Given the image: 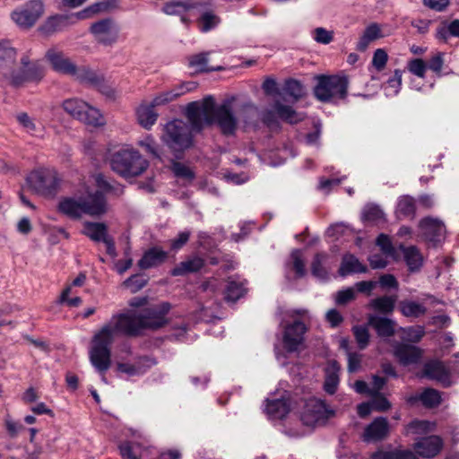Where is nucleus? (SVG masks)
I'll list each match as a JSON object with an SVG mask.
<instances>
[{
	"label": "nucleus",
	"mask_w": 459,
	"mask_h": 459,
	"mask_svg": "<svg viewBox=\"0 0 459 459\" xmlns=\"http://www.w3.org/2000/svg\"><path fill=\"white\" fill-rule=\"evenodd\" d=\"M394 354L402 365L408 366L420 361L422 351L412 345L399 344L394 348Z\"/></svg>",
	"instance_id": "20"
},
{
	"label": "nucleus",
	"mask_w": 459,
	"mask_h": 459,
	"mask_svg": "<svg viewBox=\"0 0 459 459\" xmlns=\"http://www.w3.org/2000/svg\"><path fill=\"white\" fill-rule=\"evenodd\" d=\"M363 219L371 222H379L384 219L383 211L374 204L367 205L363 210Z\"/></svg>",
	"instance_id": "54"
},
{
	"label": "nucleus",
	"mask_w": 459,
	"mask_h": 459,
	"mask_svg": "<svg viewBox=\"0 0 459 459\" xmlns=\"http://www.w3.org/2000/svg\"><path fill=\"white\" fill-rule=\"evenodd\" d=\"M284 91L294 100H298L303 95V87L301 83L296 80H289L284 86Z\"/></svg>",
	"instance_id": "56"
},
{
	"label": "nucleus",
	"mask_w": 459,
	"mask_h": 459,
	"mask_svg": "<svg viewBox=\"0 0 459 459\" xmlns=\"http://www.w3.org/2000/svg\"><path fill=\"white\" fill-rule=\"evenodd\" d=\"M136 120L144 129L150 130L158 119V113L149 102H143L135 110Z\"/></svg>",
	"instance_id": "22"
},
{
	"label": "nucleus",
	"mask_w": 459,
	"mask_h": 459,
	"mask_svg": "<svg viewBox=\"0 0 459 459\" xmlns=\"http://www.w3.org/2000/svg\"><path fill=\"white\" fill-rule=\"evenodd\" d=\"M283 327L282 342L284 349L289 352L299 351L304 341L307 326L304 322L297 317L285 320L281 323Z\"/></svg>",
	"instance_id": "9"
},
{
	"label": "nucleus",
	"mask_w": 459,
	"mask_h": 459,
	"mask_svg": "<svg viewBox=\"0 0 459 459\" xmlns=\"http://www.w3.org/2000/svg\"><path fill=\"white\" fill-rule=\"evenodd\" d=\"M387 59L388 56L386 52L382 48H378L374 53L372 58V65L377 71H381L385 68Z\"/></svg>",
	"instance_id": "64"
},
{
	"label": "nucleus",
	"mask_w": 459,
	"mask_h": 459,
	"mask_svg": "<svg viewBox=\"0 0 459 459\" xmlns=\"http://www.w3.org/2000/svg\"><path fill=\"white\" fill-rule=\"evenodd\" d=\"M45 58L52 69L58 74L70 75L81 81H91L93 79V74L83 68L77 67L62 50L56 48L48 49Z\"/></svg>",
	"instance_id": "8"
},
{
	"label": "nucleus",
	"mask_w": 459,
	"mask_h": 459,
	"mask_svg": "<svg viewBox=\"0 0 459 459\" xmlns=\"http://www.w3.org/2000/svg\"><path fill=\"white\" fill-rule=\"evenodd\" d=\"M128 305L132 308H143L148 313L147 316H165L171 308L169 302L154 303L147 297H134L128 301ZM130 312L134 311L132 309Z\"/></svg>",
	"instance_id": "15"
},
{
	"label": "nucleus",
	"mask_w": 459,
	"mask_h": 459,
	"mask_svg": "<svg viewBox=\"0 0 459 459\" xmlns=\"http://www.w3.org/2000/svg\"><path fill=\"white\" fill-rule=\"evenodd\" d=\"M161 141L174 152H182L192 145V134L183 120L169 122L163 129Z\"/></svg>",
	"instance_id": "7"
},
{
	"label": "nucleus",
	"mask_w": 459,
	"mask_h": 459,
	"mask_svg": "<svg viewBox=\"0 0 459 459\" xmlns=\"http://www.w3.org/2000/svg\"><path fill=\"white\" fill-rule=\"evenodd\" d=\"M154 364V359L149 357H139L133 363L134 368L140 371L139 376L145 374Z\"/></svg>",
	"instance_id": "62"
},
{
	"label": "nucleus",
	"mask_w": 459,
	"mask_h": 459,
	"mask_svg": "<svg viewBox=\"0 0 459 459\" xmlns=\"http://www.w3.org/2000/svg\"><path fill=\"white\" fill-rule=\"evenodd\" d=\"M16 119L19 124L24 128V130L31 135H36L40 133V128L36 125L34 120L27 113H19L16 116Z\"/></svg>",
	"instance_id": "50"
},
{
	"label": "nucleus",
	"mask_w": 459,
	"mask_h": 459,
	"mask_svg": "<svg viewBox=\"0 0 459 459\" xmlns=\"http://www.w3.org/2000/svg\"><path fill=\"white\" fill-rule=\"evenodd\" d=\"M84 109L80 119L81 122L94 127L102 126L106 124V120L99 109L90 106L88 103H86V108Z\"/></svg>",
	"instance_id": "37"
},
{
	"label": "nucleus",
	"mask_w": 459,
	"mask_h": 459,
	"mask_svg": "<svg viewBox=\"0 0 459 459\" xmlns=\"http://www.w3.org/2000/svg\"><path fill=\"white\" fill-rule=\"evenodd\" d=\"M83 234L93 241H103L108 235V228L100 222H85L83 225Z\"/></svg>",
	"instance_id": "35"
},
{
	"label": "nucleus",
	"mask_w": 459,
	"mask_h": 459,
	"mask_svg": "<svg viewBox=\"0 0 459 459\" xmlns=\"http://www.w3.org/2000/svg\"><path fill=\"white\" fill-rule=\"evenodd\" d=\"M168 323L166 317H117L101 328L93 338L90 350V360L100 373L111 365L109 346L121 335H137L145 329L155 330Z\"/></svg>",
	"instance_id": "1"
},
{
	"label": "nucleus",
	"mask_w": 459,
	"mask_h": 459,
	"mask_svg": "<svg viewBox=\"0 0 459 459\" xmlns=\"http://www.w3.org/2000/svg\"><path fill=\"white\" fill-rule=\"evenodd\" d=\"M372 459H418L410 450L394 449L391 451L380 450L372 455Z\"/></svg>",
	"instance_id": "41"
},
{
	"label": "nucleus",
	"mask_w": 459,
	"mask_h": 459,
	"mask_svg": "<svg viewBox=\"0 0 459 459\" xmlns=\"http://www.w3.org/2000/svg\"><path fill=\"white\" fill-rule=\"evenodd\" d=\"M440 304L432 297H427L421 300L405 299L400 302V311L403 316H419L424 314L439 313L436 306Z\"/></svg>",
	"instance_id": "13"
},
{
	"label": "nucleus",
	"mask_w": 459,
	"mask_h": 459,
	"mask_svg": "<svg viewBox=\"0 0 459 459\" xmlns=\"http://www.w3.org/2000/svg\"><path fill=\"white\" fill-rule=\"evenodd\" d=\"M340 366L335 360H329L325 368V380L324 388L326 393L333 394L337 390L339 384Z\"/></svg>",
	"instance_id": "24"
},
{
	"label": "nucleus",
	"mask_w": 459,
	"mask_h": 459,
	"mask_svg": "<svg viewBox=\"0 0 459 459\" xmlns=\"http://www.w3.org/2000/svg\"><path fill=\"white\" fill-rule=\"evenodd\" d=\"M273 108L281 119L290 124H296L304 119V115L302 113H298L290 106L284 105L279 100L274 102Z\"/></svg>",
	"instance_id": "26"
},
{
	"label": "nucleus",
	"mask_w": 459,
	"mask_h": 459,
	"mask_svg": "<svg viewBox=\"0 0 459 459\" xmlns=\"http://www.w3.org/2000/svg\"><path fill=\"white\" fill-rule=\"evenodd\" d=\"M171 170L175 177L184 181V183H190L194 180L195 175L191 168L182 162L173 161L171 164Z\"/></svg>",
	"instance_id": "46"
},
{
	"label": "nucleus",
	"mask_w": 459,
	"mask_h": 459,
	"mask_svg": "<svg viewBox=\"0 0 459 459\" xmlns=\"http://www.w3.org/2000/svg\"><path fill=\"white\" fill-rule=\"evenodd\" d=\"M425 376L440 382L443 385H450L449 373L446 366L440 361H431L424 367Z\"/></svg>",
	"instance_id": "23"
},
{
	"label": "nucleus",
	"mask_w": 459,
	"mask_h": 459,
	"mask_svg": "<svg viewBox=\"0 0 459 459\" xmlns=\"http://www.w3.org/2000/svg\"><path fill=\"white\" fill-rule=\"evenodd\" d=\"M312 37L317 43L327 45L333 40V31L317 27L312 31Z\"/></svg>",
	"instance_id": "55"
},
{
	"label": "nucleus",
	"mask_w": 459,
	"mask_h": 459,
	"mask_svg": "<svg viewBox=\"0 0 459 459\" xmlns=\"http://www.w3.org/2000/svg\"><path fill=\"white\" fill-rule=\"evenodd\" d=\"M397 333H400V337L410 342H419L424 335V330L420 326H411L408 328H400Z\"/></svg>",
	"instance_id": "49"
},
{
	"label": "nucleus",
	"mask_w": 459,
	"mask_h": 459,
	"mask_svg": "<svg viewBox=\"0 0 459 459\" xmlns=\"http://www.w3.org/2000/svg\"><path fill=\"white\" fill-rule=\"evenodd\" d=\"M220 23V18L212 12H205L199 18V27L204 32L209 31Z\"/></svg>",
	"instance_id": "51"
},
{
	"label": "nucleus",
	"mask_w": 459,
	"mask_h": 459,
	"mask_svg": "<svg viewBox=\"0 0 459 459\" xmlns=\"http://www.w3.org/2000/svg\"><path fill=\"white\" fill-rule=\"evenodd\" d=\"M353 333L359 349L363 350L368 344V332L365 326H354Z\"/></svg>",
	"instance_id": "61"
},
{
	"label": "nucleus",
	"mask_w": 459,
	"mask_h": 459,
	"mask_svg": "<svg viewBox=\"0 0 459 459\" xmlns=\"http://www.w3.org/2000/svg\"><path fill=\"white\" fill-rule=\"evenodd\" d=\"M166 257V252L158 248H152L144 254V255L139 261L138 265L142 269H148L160 264L165 261Z\"/></svg>",
	"instance_id": "31"
},
{
	"label": "nucleus",
	"mask_w": 459,
	"mask_h": 459,
	"mask_svg": "<svg viewBox=\"0 0 459 459\" xmlns=\"http://www.w3.org/2000/svg\"><path fill=\"white\" fill-rule=\"evenodd\" d=\"M414 399L420 401L422 404L428 408L437 407L441 403V396L439 392L432 388L424 390L418 397H415Z\"/></svg>",
	"instance_id": "45"
},
{
	"label": "nucleus",
	"mask_w": 459,
	"mask_h": 459,
	"mask_svg": "<svg viewBox=\"0 0 459 459\" xmlns=\"http://www.w3.org/2000/svg\"><path fill=\"white\" fill-rule=\"evenodd\" d=\"M400 249L403 254L404 260L409 267V270L411 272L419 270L422 265L423 261L422 255L419 249L413 246L405 247L403 245L400 246Z\"/></svg>",
	"instance_id": "34"
},
{
	"label": "nucleus",
	"mask_w": 459,
	"mask_h": 459,
	"mask_svg": "<svg viewBox=\"0 0 459 459\" xmlns=\"http://www.w3.org/2000/svg\"><path fill=\"white\" fill-rule=\"evenodd\" d=\"M325 259L326 255L317 254L315 255L311 265L313 275L318 278L319 280H325L327 278V272L323 267V263Z\"/></svg>",
	"instance_id": "52"
},
{
	"label": "nucleus",
	"mask_w": 459,
	"mask_h": 459,
	"mask_svg": "<svg viewBox=\"0 0 459 459\" xmlns=\"http://www.w3.org/2000/svg\"><path fill=\"white\" fill-rule=\"evenodd\" d=\"M383 37L384 34L382 33L380 26L377 23H371L365 29L359 38L357 43V49L359 51H365L372 41Z\"/></svg>",
	"instance_id": "25"
},
{
	"label": "nucleus",
	"mask_w": 459,
	"mask_h": 459,
	"mask_svg": "<svg viewBox=\"0 0 459 459\" xmlns=\"http://www.w3.org/2000/svg\"><path fill=\"white\" fill-rule=\"evenodd\" d=\"M16 51L9 41L0 42V74H5V71L14 64Z\"/></svg>",
	"instance_id": "27"
},
{
	"label": "nucleus",
	"mask_w": 459,
	"mask_h": 459,
	"mask_svg": "<svg viewBox=\"0 0 459 459\" xmlns=\"http://www.w3.org/2000/svg\"><path fill=\"white\" fill-rule=\"evenodd\" d=\"M348 80L338 75H320L314 89L316 98L322 102L336 103L348 93Z\"/></svg>",
	"instance_id": "5"
},
{
	"label": "nucleus",
	"mask_w": 459,
	"mask_h": 459,
	"mask_svg": "<svg viewBox=\"0 0 459 459\" xmlns=\"http://www.w3.org/2000/svg\"><path fill=\"white\" fill-rule=\"evenodd\" d=\"M44 13L43 4L39 0H32L22 8L12 13L13 21L21 28L32 27Z\"/></svg>",
	"instance_id": "11"
},
{
	"label": "nucleus",
	"mask_w": 459,
	"mask_h": 459,
	"mask_svg": "<svg viewBox=\"0 0 459 459\" xmlns=\"http://www.w3.org/2000/svg\"><path fill=\"white\" fill-rule=\"evenodd\" d=\"M433 424L427 420H414L407 426V433L423 434L431 430Z\"/></svg>",
	"instance_id": "57"
},
{
	"label": "nucleus",
	"mask_w": 459,
	"mask_h": 459,
	"mask_svg": "<svg viewBox=\"0 0 459 459\" xmlns=\"http://www.w3.org/2000/svg\"><path fill=\"white\" fill-rule=\"evenodd\" d=\"M389 429L387 419L378 417L366 427L362 438L366 442H377L383 440L388 436Z\"/></svg>",
	"instance_id": "17"
},
{
	"label": "nucleus",
	"mask_w": 459,
	"mask_h": 459,
	"mask_svg": "<svg viewBox=\"0 0 459 459\" xmlns=\"http://www.w3.org/2000/svg\"><path fill=\"white\" fill-rule=\"evenodd\" d=\"M356 298V290L353 287L339 290L335 294V302L338 305L344 306L349 302L354 300Z\"/></svg>",
	"instance_id": "58"
},
{
	"label": "nucleus",
	"mask_w": 459,
	"mask_h": 459,
	"mask_svg": "<svg viewBox=\"0 0 459 459\" xmlns=\"http://www.w3.org/2000/svg\"><path fill=\"white\" fill-rule=\"evenodd\" d=\"M30 187L38 195L53 198L58 193L61 178L54 169L42 168L32 171L28 178Z\"/></svg>",
	"instance_id": "6"
},
{
	"label": "nucleus",
	"mask_w": 459,
	"mask_h": 459,
	"mask_svg": "<svg viewBox=\"0 0 459 459\" xmlns=\"http://www.w3.org/2000/svg\"><path fill=\"white\" fill-rule=\"evenodd\" d=\"M22 74L21 76H13V84L18 86L26 81H39L44 75L43 68L36 64L24 68Z\"/></svg>",
	"instance_id": "33"
},
{
	"label": "nucleus",
	"mask_w": 459,
	"mask_h": 459,
	"mask_svg": "<svg viewBox=\"0 0 459 459\" xmlns=\"http://www.w3.org/2000/svg\"><path fill=\"white\" fill-rule=\"evenodd\" d=\"M246 281H238L230 278L225 288V299L228 301L235 302L247 292Z\"/></svg>",
	"instance_id": "28"
},
{
	"label": "nucleus",
	"mask_w": 459,
	"mask_h": 459,
	"mask_svg": "<svg viewBox=\"0 0 459 459\" xmlns=\"http://www.w3.org/2000/svg\"><path fill=\"white\" fill-rule=\"evenodd\" d=\"M397 297L395 295L382 296L372 299L369 307L379 313L390 314L394 311Z\"/></svg>",
	"instance_id": "36"
},
{
	"label": "nucleus",
	"mask_w": 459,
	"mask_h": 459,
	"mask_svg": "<svg viewBox=\"0 0 459 459\" xmlns=\"http://www.w3.org/2000/svg\"><path fill=\"white\" fill-rule=\"evenodd\" d=\"M119 450L123 459H147L154 447L138 442H126L119 446Z\"/></svg>",
	"instance_id": "19"
},
{
	"label": "nucleus",
	"mask_w": 459,
	"mask_h": 459,
	"mask_svg": "<svg viewBox=\"0 0 459 459\" xmlns=\"http://www.w3.org/2000/svg\"><path fill=\"white\" fill-rule=\"evenodd\" d=\"M377 244L386 257H391L394 260L398 259V251L393 246L387 235L380 234L377 238Z\"/></svg>",
	"instance_id": "48"
},
{
	"label": "nucleus",
	"mask_w": 459,
	"mask_h": 459,
	"mask_svg": "<svg viewBox=\"0 0 459 459\" xmlns=\"http://www.w3.org/2000/svg\"><path fill=\"white\" fill-rule=\"evenodd\" d=\"M333 414V411L322 400L312 397L306 401L301 420L307 426L316 427L325 424Z\"/></svg>",
	"instance_id": "10"
},
{
	"label": "nucleus",
	"mask_w": 459,
	"mask_h": 459,
	"mask_svg": "<svg viewBox=\"0 0 459 459\" xmlns=\"http://www.w3.org/2000/svg\"><path fill=\"white\" fill-rule=\"evenodd\" d=\"M76 21L75 13L56 14L48 18L39 27V30L46 36H50L56 32L63 30L65 28L74 23Z\"/></svg>",
	"instance_id": "16"
},
{
	"label": "nucleus",
	"mask_w": 459,
	"mask_h": 459,
	"mask_svg": "<svg viewBox=\"0 0 459 459\" xmlns=\"http://www.w3.org/2000/svg\"><path fill=\"white\" fill-rule=\"evenodd\" d=\"M233 102L234 99H227L222 103L216 105L213 97L208 96L201 101L189 103L186 113L192 129L200 131L204 126L215 123L223 134H234L238 118Z\"/></svg>",
	"instance_id": "2"
},
{
	"label": "nucleus",
	"mask_w": 459,
	"mask_h": 459,
	"mask_svg": "<svg viewBox=\"0 0 459 459\" xmlns=\"http://www.w3.org/2000/svg\"><path fill=\"white\" fill-rule=\"evenodd\" d=\"M291 259L293 263V269L295 270L299 277H302L305 274V264L302 259V254L299 250H294L291 253Z\"/></svg>",
	"instance_id": "63"
},
{
	"label": "nucleus",
	"mask_w": 459,
	"mask_h": 459,
	"mask_svg": "<svg viewBox=\"0 0 459 459\" xmlns=\"http://www.w3.org/2000/svg\"><path fill=\"white\" fill-rule=\"evenodd\" d=\"M98 187L94 193L86 190V195L78 197H65L60 200L58 210L66 216L78 219L82 214L99 216L107 212V204L103 193H114L116 195L123 194L120 185H112L105 176L98 174L94 177Z\"/></svg>",
	"instance_id": "3"
},
{
	"label": "nucleus",
	"mask_w": 459,
	"mask_h": 459,
	"mask_svg": "<svg viewBox=\"0 0 459 459\" xmlns=\"http://www.w3.org/2000/svg\"><path fill=\"white\" fill-rule=\"evenodd\" d=\"M137 144L142 147L148 154L160 158L158 152V145L155 139L151 134L145 135L143 138L137 142Z\"/></svg>",
	"instance_id": "53"
},
{
	"label": "nucleus",
	"mask_w": 459,
	"mask_h": 459,
	"mask_svg": "<svg viewBox=\"0 0 459 459\" xmlns=\"http://www.w3.org/2000/svg\"><path fill=\"white\" fill-rule=\"evenodd\" d=\"M196 84L195 82H186L179 84L169 91H163L164 98L169 103L185 93L195 89Z\"/></svg>",
	"instance_id": "47"
},
{
	"label": "nucleus",
	"mask_w": 459,
	"mask_h": 459,
	"mask_svg": "<svg viewBox=\"0 0 459 459\" xmlns=\"http://www.w3.org/2000/svg\"><path fill=\"white\" fill-rule=\"evenodd\" d=\"M208 55L209 53H200L190 56L188 57L189 67L199 73L222 70L223 68L220 65L212 66L208 65Z\"/></svg>",
	"instance_id": "29"
},
{
	"label": "nucleus",
	"mask_w": 459,
	"mask_h": 459,
	"mask_svg": "<svg viewBox=\"0 0 459 459\" xmlns=\"http://www.w3.org/2000/svg\"><path fill=\"white\" fill-rule=\"evenodd\" d=\"M369 325H372L377 334L381 337H389L393 335L396 330L393 320L388 317H369Z\"/></svg>",
	"instance_id": "32"
},
{
	"label": "nucleus",
	"mask_w": 459,
	"mask_h": 459,
	"mask_svg": "<svg viewBox=\"0 0 459 459\" xmlns=\"http://www.w3.org/2000/svg\"><path fill=\"white\" fill-rule=\"evenodd\" d=\"M196 3L189 1H174L164 4L163 12L169 15L182 14L187 10L197 7Z\"/></svg>",
	"instance_id": "43"
},
{
	"label": "nucleus",
	"mask_w": 459,
	"mask_h": 459,
	"mask_svg": "<svg viewBox=\"0 0 459 459\" xmlns=\"http://www.w3.org/2000/svg\"><path fill=\"white\" fill-rule=\"evenodd\" d=\"M63 108L67 114L80 121L84 108H86V102L77 99H70L64 101Z\"/></svg>",
	"instance_id": "44"
},
{
	"label": "nucleus",
	"mask_w": 459,
	"mask_h": 459,
	"mask_svg": "<svg viewBox=\"0 0 459 459\" xmlns=\"http://www.w3.org/2000/svg\"><path fill=\"white\" fill-rule=\"evenodd\" d=\"M110 166L113 171L125 178L142 175L149 167V161L135 149H121L112 154Z\"/></svg>",
	"instance_id": "4"
},
{
	"label": "nucleus",
	"mask_w": 459,
	"mask_h": 459,
	"mask_svg": "<svg viewBox=\"0 0 459 459\" xmlns=\"http://www.w3.org/2000/svg\"><path fill=\"white\" fill-rule=\"evenodd\" d=\"M443 448V440L438 436H429L420 438L414 444L417 454L424 458H433Z\"/></svg>",
	"instance_id": "18"
},
{
	"label": "nucleus",
	"mask_w": 459,
	"mask_h": 459,
	"mask_svg": "<svg viewBox=\"0 0 459 459\" xmlns=\"http://www.w3.org/2000/svg\"><path fill=\"white\" fill-rule=\"evenodd\" d=\"M236 110L238 122L245 125H254L259 117L258 108L252 104H244Z\"/></svg>",
	"instance_id": "40"
},
{
	"label": "nucleus",
	"mask_w": 459,
	"mask_h": 459,
	"mask_svg": "<svg viewBox=\"0 0 459 459\" xmlns=\"http://www.w3.org/2000/svg\"><path fill=\"white\" fill-rule=\"evenodd\" d=\"M420 229L422 238L434 246L440 243L445 237V226L437 219L427 217L420 221Z\"/></svg>",
	"instance_id": "14"
},
{
	"label": "nucleus",
	"mask_w": 459,
	"mask_h": 459,
	"mask_svg": "<svg viewBox=\"0 0 459 459\" xmlns=\"http://www.w3.org/2000/svg\"><path fill=\"white\" fill-rule=\"evenodd\" d=\"M367 268L361 264L358 258L353 255L346 254L342 257V264L339 269V273L345 276L350 273H365Z\"/></svg>",
	"instance_id": "30"
},
{
	"label": "nucleus",
	"mask_w": 459,
	"mask_h": 459,
	"mask_svg": "<svg viewBox=\"0 0 459 459\" xmlns=\"http://www.w3.org/2000/svg\"><path fill=\"white\" fill-rule=\"evenodd\" d=\"M204 265V261L200 257H193L186 261L181 262L172 270V275L178 276L189 273L199 271Z\"/></svg>",
	"instance_id": "39"
},
{
	"label": "nucleus",
	"mask_w": 459,
	"mask_h": 459,
	"mask_svg": "<svg viewBox=\"0 0 459 459\" xmlns=\"http://www.w3.org/2000/svg\"><path fill=\"white\" fill-rule=\"evenodd\" d=\"M415 210V201L411 196L403 195L399 198L396 206V214L398 218L413 216Z\"/></svg>",
	"instance_id": "42"
},
{
	"label": "nucleus",
	"mask_w": 459,
	"mask_h": 459,
	"mask_svg": "<svg viewBox=\"0 0 459 459\" xmlns=\"http://www.w3.org/2000/svg\"><path fill=\"white\" fill-rule=\"evenodd\" d=\"M290 410V403L288 398L281 396L277 399H267L264 411L271 419H282Z\"/></svg>",
	"instance_id": "21"
},
{
	"label": "nucleus",
	"mask_w": 459,
	"mask_h": 459,
	"mask_svg": "<svg viewBox=\"0 0 459 459\" xmlns=\"http://www.w3.org/2000/svg\"><path fill=\"white\" fill-rule=\"evenodd\" d=\"M90 31L96 41L105 46L116 43L119 35L117 24L110 18L102 19L92 23Z\"/></svg>",
	"instance_id": "12"
},
{
	"label": "nucleus",
	"mask_w": 459,
	"mask_h": 459,
	"mask_svg": "<svg viewBox=\"0 0 459 459\" xmlns=\"http://www.w3.org/2000/svg\"><path fill=\"white\" fill-rule=\"evenodd\" d=\"M111 7L109 0L97 2L87 8L75 13L77 20H84L93 17L96 14L108 12Z\"/></svg>",
	"instance_id": "38"
},
{
	"label": "nucleus",
	"mask_w": 459,
	"mask_h": 459,
	"mask_svg": "<svg viewBox=\"0 0 459 459\" xmlns=\"http://www.w3.org/2000/svg\"><path fill=\"white\" fill-rule=\"evenodd\" d=\"M408 70L418 77L424 78L427 70V65L420 58L412 59L408 64Z\"/></svg>",
	"instance_id": "60"
},
{
	"label": "nucleus",
	"mask_w": 459,
	"mask_h": 459,
	"mask_svg": "<svg viewBox=\"0 0 459 459\" xmlns=\"http://www.w3.org/2000/svg\"><path fill=\"white\" fill-rule=\"evenodd\" d=\"M147 284V281L138 275L132 276L123 282V286L128 288L132 293L142 290Z\"/></svg>",
	"instance_id": "59"
}]
</instances>
